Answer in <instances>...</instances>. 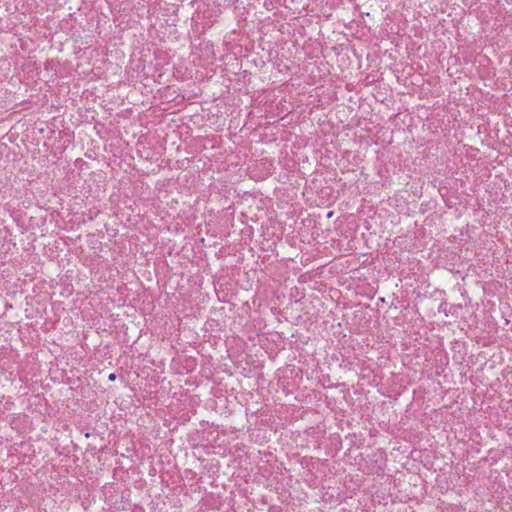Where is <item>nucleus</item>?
Listing matches in <instances>:
<instances>
[{
  "mask_svg": "<svg viewBox=\"0 0 512 512\" xmlns=\"http://www.w3.org/2000/svg\"><path fill=\"white\" fill-rule=\"evenodd\" d=\"M117 378L116 374L115 373H111L109 376H108V380L109 381H115Z\"/></svg>",
  "mask_w": 512,
  "mask_h": 512,
  "instance_id": "nucleus-1",
  "label": "nucleus"
},
{
  "mask_svg": "<svg viewBox=\"0 0 512 512\" xmlns=\"http://www.w3.org/2000/svg\"><path fill=\"white\" fill-rule=\"evenodd\" d=\"M332 215H333V212H329V213L327 214V218H331V217H332Z\"/></svg>",
  "mask_w": 512,
  "mask_h": 512,
  "instance_id": "nucleus-2",
  "label": "nucleus"
}]
</instances>
